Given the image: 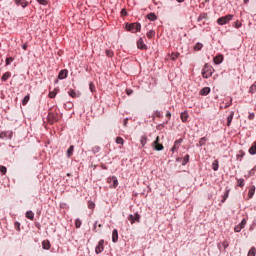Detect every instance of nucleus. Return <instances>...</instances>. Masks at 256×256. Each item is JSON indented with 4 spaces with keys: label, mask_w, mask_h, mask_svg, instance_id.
<instances>
[{
    "label": "nucleus",
    "mask_w": 256,
    "mask_h": 256,
    "mask_svg": "<svg viewBox=\"0 0 256 256\" xmlns=\"http://www.w3.org/2000/svg\"><path fill=\"white\" fill-rule=\"evenodd\" d=\"M213 73H215V69L213 68V66L205 64L202 69V77L204 79H209V77H211Z\"/></svg>",
    "instance_id": "1"
},
{
    "label": "nucleus",
    "mask_w": 256,
    "mask_h": 256,
    "mask_svg": "<svg viewBox=\"0 0 256 256\" xmlns=\"http://www.w3.org/2000/svg\"><path fill=\"white\" fill-rule=\"evenodd\" d=\"M59 121V114L53 109H50L48 112V122L53 125V123H57Z\"/></svg>",
    "instance_id": "2"
},
{
    "label": "nucleus",
    "mask_w": 256,
    "mask_h": 256,
    "mask_svg": "<svg viewBox=\"0 0 256 256\" xmlns=\"http://www.w3.org/2000/svg\"><path fill=\"white\" fill-rule=\"evenodd\" d=\"M233 20V14H228L217 19L218 25H227L229 21Z\"/></svg>",
    "instance_id": "3"
},
{
    "label": "nucleus",
    "mask_w": 256,
    "mask_h": 256,
    "mask_svg": "<svg viewBox=\"0 0 256 256\" xmlns=\"http://www.w3.org/2000/svg\"><path fill=\"white\" fill-rule=\"evenodd\" d=\"M126 29L131 33H137V31H141V24L136 22L130 25H126Z\"/></svg>",
    "instance_id": "4"
},
{
    "label": "nucleus",
    "mask_w": 256,
    "mask_h": 256,
    "mask_svg": "<svg viewBox=\"0 0 256 256\" xmlns=\"http://www.w3.org/2000/svg\"><path fill=\"white\" fill-rule=\"evenodd\" d=\"M107 183H109L111 189H117L119 187V180L115 177H108Z\"/></svg>",
    "instance_id": "5"
},
{
    "label": "nucleus",
    "mask_w": 256,
    "mask_h": 256,
    "mask_svg": "<svg viewBox=\"0 0 256 256\" xmlns=\"http://www.w3.org/2000/svg\"><path fill=\"white\" fill-rule=\"evenodd\" d=\"M152 147H153V149H155V151H163L165 149L163 144H160L159 136H157L155 141L152 143Z\"/></svg>",
    "instance_id": "6"
},
{
    "label": "nucleus",
    "mask_w": 256,
    "mask_h": 256,
    "mask_svg": "<svg viewBox=\"0 0 256 256\" xmlns=\"http://www.w3.org/2000/svg\"><path fill=\"white\" fill-rule=\"evenodd\" d=\"M128 221H130L131 225H133L134 223H139L141 221V215H139V213H135V215L130 214L128 216Z\"/></svg>",
    "instance_id": "7"
},
{
    "label": "nucleus",
    "mask_w": 256,
    "mask_h": 256,
    "mask_svg": "<svg viewBox=\"0 0 256 256\" xmlns=\"http://www.w3.org/2000/svg\"><path fill=\"white\" fill-rule=\"evenodd\" d=\"M105 240H100L98 242V245L95 248V253L96 255H99L100 253H103V251L105 250Z\"/></svg>",
    "instance_id": "8"
},
{
    "label": "nucleus",
    "mask_w": 256,
    "mask_h": 256,
    "mask_svg": "<svg viewBox=\"0 0 256 256\" xmlns=\"http://www.w3.org/2000/svg\"><path fill=\"white\" fill-rule=\"evenodd\" d=\"M245 225H247V220L243 219L241 223H239L235 228V233H241L242 229H245Z\"/></svg>",
    "instance_id": "9"
},
{
    "label": "nucleus",
    "mask_w": 256,
    "mask_h": 256,
    "mask_svg": "<svg viewBox=\"0 0 256 256\" xmlns=\"http://www.w3.org/2000/svg\"><path fill=\"white\" fill-rule=\"evenodd\" d=\"M0 139H13V132L12 131L1 132Z\"/></svg>",
    "instance_id": "10"
},
{
    "label": "nucleus",
    "mask_w": 256,
    "mask_h": 256,
    "mask_svg": "<svg viewBox=\"0 0 256 256\" xmlns=\"http://www.w3.org/2000/svg\"><path fill=\"white\" fill-rule=\"evenodd\" d=\"M15 5H17V7H23V9H25V7H27L29 5V2L27 0H14Z\"/></svg>",
    "instance_id": "11"
},
{
    "label": "nucleus",
    "mask_w": 256,
    "mask_h": 256,
    "mask_svg": "<svg viewBox=\"0 0 256 256\" xmlns=\"http://www.w3.org/2000/svg\"><path fill=\"white\" fill-rule=\"evenodd\" d=\"M181 143H183V139L176 140V141L174 142V145H173L171 151H172L173 153H175V151H178V150H179V147H181Z\"/></svg>",
    "instance_id": "12"
},
{
    "label": "nucleus",
    "mask_w": 256,
    "mask_h": 256,
    "mask_svg": "<svg viewBox=\"0 0 256 256\" xmlns=\"http://www.w3.org/2000/svg\"><path fill=\"white\" fill-rule=\"evenodd\" d=\"M137 47H138V49H142V50L147 49V45H145V42L143 41V38H140L137 41Z\"/></svg>",
    "instance_id": "13"
},
{
    "label": "nucleus",
    "mask_w": 256,
    "mask_h": 256,
    "mask_svg": "<svg viewBox=\"0 0 256 256\" xmlns=\"http://www.w3.org/2000/svg\"><path fill=\"white\" fill-rule=\"evenodd\" d=\"M68 73L67 69L61 70L58 74V79H67Z\"/></svg>",
    "instance_id": "14"
},
{
    "label": "nucleus",
    "mask_w": 256,
    "mask_h": 256,
    "mask_svg": "<svg viewBox=\"0 0 256 256\" xmlns=\"http://www.w3.org/2000/svg\"><path fill=\"white\" fill-rule=\"evenodd\" d=\"M112 241L113 243H117V241H119V232H117V229H114L112 232Z\"/></svg>",
    "instance_id": "15"
},
{
    "label": "nucleus",
    "mask_w": 256,
    "mask_h": 256,
    "mask_svg": "<svg viewBox=\"0 0 256 256\" xmlns=\"http://www.w3.org/2000/svg\"><path fill=\"white\" fill-rule=\"evenodd\" d=\"M215 65H220V63H223V55L215 56L213 59Z\"/></svg>",
    "instance_id": "16"
},
{
    "label": "nucleus",
    "mask_w": 256,
    "mask_h": 256,
    "mask_svg": "<svg viewBox=\"0 0 256 256\" xmlns=\"http://www.w3.org/2000/svg\"><path fill=\"white\" fill-rule=\"evenodd\" d=\"M42 247L46 249V251H49V249H51V242L49 240L42 241Z\"/></svg>",
    "instance_id": "17"
},
{
    "label": "nucleus",
    "mask_w": 256,
    "mask_h": 256,
    "mask_svg": "<svg viewBox=\"0 0 256 256\" xmlns=\"http://www.w3.org/2000/svg\"><path fill=\"white\" fill-rule=\"evenodd\" d=\"M180 117H181L182 123H187V121L189 119V114L187 112H182L180 114Z\"/></svg>",
    "instance_id": "18"
},
{
    "label": "nucleus",
    "mask_w": 256,
    "mask_h": 256,
    "mask_svg": "<svg viewBox=\"0 0 256 256\" xmlns=\"http://www.w3.org/2000/svg\"><path fill=\"white\" fill-rule=\"evenodd\" d=\"M211 93V88L209 87H204L203 89L200 90V95H209Z\"/></svg>",
    "instance_id": "19"
},
{
    "label": "nucleus",
    "mask_w": 256,
    "mask_h": 256,
    "mask_svg": "<svg viewBox=\"0 0 256 256\" xmlns=\"http://www.w3.org/2000/svg\"><path fill=\"white\" fill-rule=\"evenodd\" d=\"M235 115V112H231L230 115L227 118V127H231V123L233 121V117Z\"/></svg>",
    "instance_id": "20"
},
{
    "label": "nucleus",
    "mask_w": 256,
    "mask_h": 256,
    "mask_svg": "<svg viewBox=\"0 0 256 256\" xmlns=\"http://www.w3.org/2000/svg\"><path fill=\"white\" fill-rule=\"evenodd\" d=\"M253 195H255V186H252L248 191V199H253Z\"/></svg>",
    "instance_id": "21"
},
{
    "label": "nucleus",
    "mask_w": 256,
    "mask_h": 256,
    "mask_svg": "<svg viewBox=\"0 0 256 256\" xmlns=\"http://www.w3.org/2000/svg\"><path fill=\"white\" fill-rule=\"evenodd\" d=\"M26 218L30 219V221H33V219H35V213H33V211H27Z\"/></svg>",
    "instance_id": "22"
},
{
    "label": "nucleus",
    "mask_w": 256,
    "mask_h": 256,
    "mask_svg": "<svg viewBox=\"0 0 256 256\" xmlns=\"http://www.w3.org/2000/svg\"><path fill=\"white\" fill-rule=\"evenodd\" d=\"M249 153H250V155H256V141L250 147Z\"/></svg>",
    "instance_id": "23"
},
{
    "label": "nucleus",
    "mask_w": 256,
    "mask_h": 256,
    "mask_svg": "<svg viewBox=\"0 0 256 256\" xmlns=\"http://www.w3.org/2000/svg\"><path fill=\"white\" fill-rule=\"evenodd\" d=\"M11 77V72H5L2 77H1V81L5 82L7 81L9 78Z\"/></svg>",
    "instance_id": "24"
},
{
    "label": "nucleus",
    "mask_w": 256,
    "mask_h": 256,
    "mask_svg": "<svg viewBox=\"0 0 256 256\" xmlns=\"http://www.w3.org/2000/svg\"><path fill=\"white\" fill-rule=\"evenodd\" d=\"M213 171H219V160H214L212 163Z\"/></svg>",
    "instance_id": "25"
},
{
    "label": "nucleus",
    "mask_w": 256,
    "mask_h": 256,
    "mask_svg": "<svg viewBox=\"0 0 256 256\" xmlns=\"http://www.w3.org/2000/svg\"><path fill=\"white\" fill-rule=\"evenodd\" d=\"M237 186L241 188L245 187V179L243 178L237 179Z\"/></svg>",
    "instance_id": "26"
},
{
    "label": "nucleus",
    "mask_w": 256,
    "mask_h": 256,
    "mask_svg": "<svg viewBox=\"0 0 256 256\" xmlns=\"http://www.w3.org/2000/svg\"><path fill=\"white\" fill-rule=\"evenodd\" d=\"M147 19H149V21H156L157 15H155V13H150L147 15Z\"/></svg>",
    "instance_id": "27"
},
{
    "label": "nucleus",
    "mask_w": 256,
    "mask_h": 256,
    "mask_svg": "<svg viewBox=\"0 0 256 256\" xmlns=\"http://www.w3.org/2000/svg\"><path fill=\"white\" fill-rule=\"evenodd\" d=\"M140 143L142 147H145V145H147V136H142L140 139Z\"/></svg>",
    "instance_id": "28"
},
{
    "label": "nucleus",
    "mask_w": 256,
    "mask_h": 256,
    "mask_svg": "<svg viewBox=\"0 0 256 256\" xmlns=\"http://www.w3.org/2000/svg\"><path fill=\"white\" fill-rule=\"evenodd\" d=\"M29 99H31V96L28 94L23 98L22 105H27V103H29Z\"/></svg>",
    "instance_id": "29"
},
{
    "label": "nucleus",
    "mask_w": 256,
    "mask_h": 256,
    "mask_svg": "<svg viewBox=\"0 0 256 256\" xmlns=\"http://www.w3.org/2000/svg\"><path fill=\"white\" fill-rule=\"evenodd\" d=\"M179 52H174L171 54V59L172 61H177V59H179Z\"/></svg>",
    "instance_id": "30"
},
{
    "label": "nucleus",
    "mask_w": 256,
    "mask_h": 256,
    "mask_svg": "<svg viewBox=\"0 0 256 256\" xmlns=\"http://www.w3.org/2000/svg\"><path fill=\"white\" fill-rule=\"evenodd\" d=\"M255 255H256V248L255 247L250 248L247 256H255Z\"/></svg>",
    "instance_id": "31"
},
{
    "label": "nucleus",
    "mask_w": 256,
    "mask_h": 256,
    "mask_svg": "<svg viewBox=\"0 0 256 256\" xmlns=\"http://www.w3.org/2000/svg\"><path fill=\"white\" fill-rule=\"evenodd\" d=\"M146 37H148V39H153V37H155V31L150 30L147 32Z\"/></svg>",
    "instance_id": "32"
},
{
    "label": "nucleus",
    "mask_w": 256,
    "mask_h": 256,
    "mask_svg": "<svg viewBox=\"0 0 256 256\" xmlns=\"http://www.w3.org/2000/svg\"><path fill=\"white\" fill-rule=\"evenodd\" d=\"M201 49H203V44L201 43H197L195 46H194V51H201Z\"/></svg>",
    "instance_id": "33"
},
{
    "label": "nucleus",
    "mask_w": 256,
    "mask_h": 256,
    "mask_svg": "<svg viewBox=\"0 0 256 256\" xmlns=\"http://www.w3.org/2000/svg\"><path fill=\"white\" fill-rule=\"evenodd\" d=\"M68 94L70 97H73V99L77 98V92L75 90H69Z\"/></svg>",
    "instance_id": "34"
},
{
    "label": "nucleus",
    "mask_w": 256,
    "mask_h": 256,
    "mask_svg": "<svg viewBox=\"0 0 256 256\" xmlns=\"http://www.w3.org/2000/svg\"><path fill=\"white\" fill-rule=\"evenodd\" d=\"M228 198H229V190H226L223 195L222 203H225V201H227Z\"/></svg>",
    "instance_id": "35"
},
{
    "label": "nucleus",
    "mask_w": 256,
    "mask_h": 256,
    "mask_svg": "<svg viewBox=\"0 0 256 256\" xmlns=\"http://www.w3.org/2000/svg\"><path fill=\"white\" fill-rule=\"evenodd\" d=\"M74 149H75L74 146H70V147H69V149L67 150V155H68V157H71V155H73Z\"/></svg>",
    "instance_id": "36"
},
{
    "label": "nucleus",
    "mask_w": 256,
    "mask_h": 256,
    "mask_svg": "<svg viewBox=\"0 0 256 256\" xmlns=\"http://www.w3.org/2000/svg\"><path fill=\"white\" fill-rule=\"evenodd\" d=\"M205 143H207V138L206 137L201 138L199 141V147H203Z\"/></svg>",
    "instance_id": "37"
},
{
    "label": "nucleus",
    "mask_w": 256,
    "mask_h": 256,
    "mask_svg": "<svg viewBox=\"0 0 256 256\" xmlns=\"http://www.w3.org/2000/svg\"><path fill=\"white\" fill-rule=\"evenodd\" d=\"M189 163V154L185 155L183 158L182 165H186Z\"/></svg>",
    "instance_id": "38"
},
{
    "label": "nucleus",
    "mask_w": 256,
    "mask_h": 256,
    "mask_svg": "<svg viewBox=\"0 0 256 256\" xmlns=\"http://www.w3.org/2000/svg\"><path fill=\"white\" fill-rule=\"evenodd\" d=\"M49 97H50V99H55V97H57V90L50 92Z\"/></svg>",
    "instance_id": "39"
},
{
    "label": "nucleus",
    "mask_w": 256,
    "mask_h": 256,
    "mask_svg": "<svg viewBox=\"0 0 256 256\" xmlns=\"http://www.w3.org/2000/svg\"><path fill=\"white\" fill-rule=\"evenodd\" d=\"M101 151V147H99V146H94L93 148H92V152L95 154V153H99Z\"/></svg>",
    "instance_id": "40"
},
{
    "label": "nucleus",
    "mask_w": 256,
    "mask_h": 256,
    "mask_svg": "<svg viewBox=\"0 0 256 256\" xmlns=\"http://www.w3.org/2000/svg\"><path fill=\"white\" fill-rule=\"evenodd\" d=\"M116 143H117L118 145H123V143H125V141L123 140V138L117 137V138H116Z\"/></svg>",
    "instance_id": "41"
},
{
    "label": "nucleus",
    "mask_w": 256,
    "mask_h": 256,
    "mask_svg": "<svg viewBox=\"0 0 256 256\" xmlns=\"http://www.w3.org/2000/svg\"><path fill=\"white\" fill-rule=\"evenodd\" d=\"M88 209H95V202L88 201Z\"/></svg>",
    "instance_id": "42"
},
{
    "label": "nucleus",
    "mask_w": 256,
    "mask_h": 256,
    "mask_svg": "<svg viewBox=\"0 0 256 256\" xmlns=\"http://www.w3.org/2000/svg\"><path fill=\"white\" fill-rule=\"evenodd\" d=\"M0 173H2V175H5L7 173V167L0 166Z\"/></svg>",
    "instance_id": "43"
},
{
    "label": "nucleus",
    "mask_w": 256,
    "mask_h": 256,
    "mask_svg": "<svg viewBox=\"0 0 256 256\" xmlns=\"http://www.w3.org/2000/svg\"><path fill=\"white\" fill-rule=\"evenodd\" d=\"M14 227H15L16 231H21V223L15 222Z\"/></svg>",
    "instance_id": "44"
},
{
    "label": "nucleus",
    "mask_w": 256,
    "mask_h": 256,
    "mask_svg": "<svg viewBox=\"0 0 256 256\" xmlns=\"http://www.w3.org/2000/svg\"><path fill=\"white\" fill-rule=\"evenodd\" d=\"M75 227H76V229H79L81 227V220L80 219L75 220Z\"/></svg>",
    "instance_id": "45"
},
{
    "label": "nucleus",
    "mask_w": 256,
    "mask_h": 256,
    "mask_svg": "<svg viewBox=\"0 0 256 256\" xmlns=\"http://www.w3.org/2000/svg\"><path fill=\"white\" fill-rule=\"evenodd\" d=\"M13 63V57L6 58V65H11Z\"/></svg>",
    "instance_id": "46"
},
{
    "label": "nucleus",
    "mask_w": 256,
    "mask_h": 256,
    "mask_svg": "<svg viewBox=\"0 0 256 256\" xmlns=\"http://www.w3.org/2000/svg\"><path fill=\"white\" fill-rule=\"evenodd\" d=\"M255 91H256V84H253V85L250 87L249 92H250V93H255Z\"/></svg>",
    "instance_id": "47"
},
{
    "label": "nucleus",
    "mask_w": 256,
    "mask_h": 256,
    "mask_svg": "<svg viewBox=\"0 0 256 256\" xmlns=\"http://www.w3.org/2000/svg\"><path fill=\"white\" fill-rule=\"evenodd\" d=\"M248 119H249V121H253V119H255V113H250L248 115Z\"/></svg>",
    "instance_id": "48"
},
{
    "label": "nucleus",
    "mask_w": 256,
    "mask_h": 256,
    "mask_svg": "<svg viewBox=\"0 0 256 256\" xmlns=\"http://www.w3.org/2000/svg\"><path fill=\"white\" fill-rule=\"evenodd\" d=\"M106 55H107V57H113V51L106 50Z\"/></svg>",
    "instance_id": "49"
},
{
    "label": "nucleus",
    "mask_w": 256,
    "mask_h": 256,
    "mask_svg": "<svg viewBox=\"0 0 256 256\" xmlns=\"http://www.w3.org/2000/svg\"><path fill=\"white\" fill-rule=\"evenodd\" d=\"M40 5H47V0H36Z\"/></svg>",
    "instance_id": "50"
},
{
    "label": "nucleus",
    "mask_w": 256,
    "mask_h": 256,
    "mask_svg": "<svg viewBox=\"0 0 256 256\" xmlns=\"http://www.w3.org/2000/svg\"><path fill=\"white\" fill-rule=\"evenodd\" d=\"M222 247H224V249H227V247H229V242L224 241V242L222 243Z\"/></svg>",
    "instance_id": "51"
},
{
    "label": "nucleus",
    "mask_w": 256,
    "mask_h": 256,
    "mask_svg": "<svg viewBox=\"0 0 256 256\" xmlns=\"http://www.w3.org/2000/svg\"><path fill=\"white\" fill-rule=\"evenodd\" d=\"M155 115H156V117H159V118L163 117V115L161 114L160 111H156V112H155Z\"/></svg>",
    "instance_id": "52"
},
{
    "label": "nucleus",
    "mask_w": 256,
    "mask_h": 256,
    "mask_svg": "<svg viewBox=\"0 0 256 256\" xmlns=\"http://www.w3.org/2000/svg\"><path fill=\"white\" fill-rule=\"evenodd\" d=\"M126 93H127L128 95H133V90H131V89H126Z\"/></svg>",
    "instance_id": "53"
},
{
    "label": "nucleus",
    "mask_w": 256,
    "mask_h": 256,
    "mask_svg": "<svg viewBox=\"0 0 256 256\" xmlns=\"http://www.w3.org/2000/svg\"><path fill=\"white\" fill-rule=\"evenodd\" d=\"M239 27H241V23L235 22V28H236V29H239Z\"/></svg>",
    "instance_id": "54"
},
{
    "label": "nucleus",
    "mask_w": 256,
    "mask_h": 256,
    "mask_svg": "<svg viewBox=\"0 0 256 256\" xmlns=\"http://www.w3.org/2000/svg\"><path fill=\"white\" fill-rule=\"evenodd\" d=\"M121 15H127V10L122 9V10H121Z\"/></svg>",
    "instance_id": "55"
},
{
    "label": "nucleus",
    "mask_w": 256,
    "mask_h": 256,
    "mask_svg": "<svg viewBox=\"0 0 256 256\" xmlns=\"http://www.w3.org/2000/svg\"><path fill=\"white\" fill-rule=\"evenodd\" d=\"M94 89H95V86H94L93 84H90V91H91L92 93H93Z\"/></svg>",
    "instance_id": "56"
},
{
    "label": "nucleus",
    "mask_w": 256,
    "mask_h": 256,
    "mask_svg": "<svg viewBox=\"0 0 256 256\" xmlns=\"http://www.w3.org/2000/svg\"><path fill=\"white\" fill-rule=\"evenodd\" d=\"M27 47H28L27 44H23V45H22V49H24V51H27Z\"/></svg>",
    "instance_id": "57"
},
{
    "label": "nucleus",
    "mask_w": 256,
    "mask_h": 256,
    "mask_svg": "<svg viewBox=\"0 0 256 256\" xmlns=\"http://www.w3.org/2000/svg\"><path fill=\"white\" fill-rule=\"evenodd\" d=\"M166 117H167L168 119H171V112H167V113H166Z\"/></svg>",
    "instance_id": "58"
},
{
    "label": "nucleus",
    "mask_w": 256,
    "mask_h": 256,
    "mask_svg": "<svg viewBox=\"0 0 256 256\" xmlns=\"http://www.w3.org/2000/svg\"><path fill=\"white\" fill-rule=\"evenodd\" d=\"M129 119H124V126L127 127V123H128Z\"/></svg>",
    "instance_id": "59"
},
{
    "label": "nucleus",
    "mask_w": 256,
    "mask_h": 256,
    "mask_svg": "<svg viewBox=\"0 0 256 256\" xmlns=\"http://www.w3.org/2000/svg\"><path fill=\"white\" fill-rule=\"evenodd\" d=\"M203 18H205V16L200 15V16L198 17V21H201V19H203Z\"/></svg>",
    "instance_id": "60"
},
{
    "label": "nucleus",
    "mask_w": 256,
    "mask_h": 256,
    "mask_svg": "<svg viewBox=\"0 0 256 256\" xmlns=\"http://www.w3.org/2000/svg\"><path fill=\"white\" fill-rule=\"evenodd\" d=\"M94 231H97V222L95 223V225H94Z\"/></svg>",
    "instance_id": "61"
},
{
    "label": "nucleus",
    "mask_w": 256,
    "mask_h": 256,
    "mask_svg": "<svg viewBox=\"0 0 256 256\" xmlns=\"http://www.w3.org/2000/svg\"><path fill=\"white\" fill-rule=\"evenodd\" d=\"M178 3H184L185 0H177Z\"/></svg>",
    "instance_id": "62"
},
{
    "label": "nucleus",
    "mask_w": 256,
    "mask_h": 256,
    "mask_svg": "<svg viewBox=\"0 0 256 256\" xmlns=\"http://www.w3.org/2000/svg\"><path fill=\"white\" fill-rule=\"evenodd\" d=\"M245 5H247V3H249V0H244Z\"/></svg>",
    "instance_id": "63"
},
{
    "label": "nucleus",
    "mask_w": 256,
    "mask_h": 256,
    "mask_svg": "<svg viewBox=\"0 0 256 256\" xmlns=\"http://www.w3.org/2000/svg\"><path fill=\"white\" fill-rule=\"evenodd\" d=\"M226 107H231V103L227 104Z\"/></svg>",
    "instance_id": "64"
}]
</instances>
